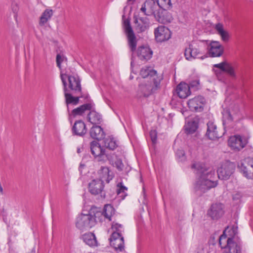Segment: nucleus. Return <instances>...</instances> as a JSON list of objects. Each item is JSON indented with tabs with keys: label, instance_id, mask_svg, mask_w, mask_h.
Segmentation results:
<instances>
[{
	"label": "nucleus",
	"instance_id": "4468645a",
	"mask_svg": "<svg viewBox=\"0 0 253 253\" xmlns=\"http://www.w3.org/2000/svg\"><path fill=\"white\" fill-rule=\"evenodd\" d=\"M224 206L220 203H216L211 205L208 211V215L212 220H218L224 214Z\"/></svg>",
	"mask_w": 253,
	"mask_h": 253
},
{
	"label": "nucleus",
	"instance_id": "2eb2a0df",
	"mask_svg": "<svg viewBox=\"0 0 253 253\" xmlns=\"http://www.w3.org/2000/svg\"><path fill=\"white\" fill-rule=\"evenodd\" d=\"M63 74L64 75V78L66 80V78H68L69 82V88L73 91V93L76 94H78V93H81L82 87L81 81L79 77L69 76L66 74Z\"/></svg>",
	"mask_w": 253,
	"mask_h": 253
},
{
	"label": "nucleus",
	"instance_id": "f704fd0d",
	"mask_svg": "<svg viewBox=\"0 0 253 253\" xmlns=\"http://www.w3.org/2000/svg\"><path fill=\"white\" fill-rule=\"evenodd\" d=\"M134 23L137 24L136 27V30L138 33H142L145 31L149 28V25L147 23L145 24H142L140 22H138V20L135 18L134 20Z\"/></svg>",
	"mask_w": 253,
	"mask_h": 253
},
{
	"label": "nucleus",
	"instance_id": "5fc2aeb1",
	"mask_svg": "<svg viewBox=\"0 0 253 253\" xmlns=\"http://www.w3.org/2000/svg\"><path fill=\"white\" fill-rule=\"evenodd\" d=\"M83 166H84V165H83ZM82 167V165H80V169Z\"/></svg>",
	"mask_w": 253,
	"mask_h": 253
},
{
	"label": "nucleus",
	"instance_id": "8fccbe9b",
	"mask_svg": "<svg viewBox=\"0 0 253 253\" xmlns=\"http://www.w3.org/2000/svg\"><path fill=\"white\" fill-rule=\"evenodd\" d=\"M18 6H17V5L16 4H13L12 6V10L13 11V12L15 13V15H14V17H16L17 16V11H18Z\"/></svg>",
	"mask_w": 253,
	"mask_h": 253
},
{
	"label": "nucleus",
	"instance_id": "cd10ccee",
	"mask_svg": "<svg viewBox=\"0 0 253 253\" xmlns=\"http://www.w3.org/2000/svg\"><path fill=\"white\" fill-rule=\"evenodd\" d=\"M115 209L112 206L109 204L105 205L102 210L104 220H111V217L115 214Z\"/></svg>",
	"mask_w": 253,
	"mask_h": 253
},
{
	"label": "nucleus",
	"instance_id": "5701e85b",
	"mask_svg": "<svg viewBox=\"0 0 253 253\" xmlns=\"http://www.w3.org/2000/svg\"><path fill=\"white\" fill-rule=\"evenodd\" d=\"M176 91L180 98H185L191 94L188 84L185 83H180L178 84L176 86Z\"/></svg>",
	"mask_w": 253,
	"mask_h": 253
},
{
	"label": "nucleus",
	"instance_id": "de8ad7c7",
	"mask_svg": "<svg viewBox=\"0 0 253 253\" xmlns=\"http://www.w3.org/2000/svg\"><path fill=\"white\" fill-rule=\"evenodd\" d=\"M79 93L81 95L80 96L75 97V105H76L79 104L80 98L84 97L85 98H87L88 97V95H87L86 96H84L82 94V93Z\"/></svg>",
	"mask_w": 253,
	"mask_h": 253
},
{
	"label": "nucleus",
	"instance_id": "603ef678",
	"mask_svg": "<svg viewBox=\"0 0 253 253\" xmlns=\"http://www.w3.org/2000/svg\"><path fill=\"white\" fill-rule=\"evenodd\" d=\"M179 153L180 154L182 155H184V153H183V151H179Z\"/></svg>",
	"mask_w": 253,
	"mask_h": 253
},
{
	"label": "nucleus",
	"instance_id": "6ab92c4d",
	"mask_svg": "<svg viewBox=\"0 0 253 253\" xmlns=\"http://www.w3.org/2000/svg\"><path fill=\"white\" fill-rule=\"evenodd\" d=\"M72 132L73 135L84 136L87 132L85 124L82 120L76 121L72 126Z\"/></svg>",
	"mask_w": 253,
	"mask_h": 253
},
{
	"label": "nucleus",
	"instance_id": "7ed1b4c3",
	"mask_svg": "<svg viewBox=\"0 0 253 253\" xmlns=\"http://www.w3.org/2000/svg\"><path fill=\"white\" fill-rule=\"evenodd\" d=\"M141 12L145 15L153 16L159 22H170L172 17L170 14L164 15L163 11H161L155 0H146L140 8Z\"/></svg>",
	"mask_w": 253,
	"mask_h": 253
},
{
	"label": "nucleus",
	"instance_id": "49530a36",
	"mask_svg": "<svg viewBox=\"0 0 253 253\" xmlns=\"http://www.w3.org/2000/svg\"><path fill=\"white\" fill-rule=\"evenodd\" d=\"M112 228L113 230H115L118 232H121L123 231V228L122 224H120L117 222H115L114 224H112Z\"/></svg>",
	"mask_w": 253,
	"mask_h": 253
},
{
	"label": "nucleus",
	"instance_id": "a19ab883",
	"mask_svg": "<svg viewBox=\"0 0 253 253\" xmlns=\"http://www.w3.org/2000/svg\"><path fill=\"white\" fill-rule=\"evenodd\" d=\"M243 197V194L240 192H236L232 195L233 201L236 203L238 204L242 202V198Z\"/></svg>",
	"mask_w": 253,
	"mask_h": 253
},
{
	"label": "nucleus",
	"instance_id": "6e6552de",
	"mask_svg": "<svg viewBox=\"0 0 253 253\" xmlns=\"http://www.w3.org/2000/svg\"><path fill=\"white\" fill-rule=\"evenodd\" d=\"M238 168L244 176L253 179V158L248 157L242 160L238 164Z\"/></svg>",
	"mask_w": 253,
	"mask_h": 253
},
{
	"label": "nucleus",
	"instance_id": "a18cd8bd",
	"mask_svg": "<svg viewBox=\"0 0 253 253\" xmlns=\"http://www.w3.org/2000/svg\"><path fill=\"white\" fill-rule=\"evenodd\" d=\"M200 84L199 81L196 80L191 81L188 84L189 86V89L190 88H194L195 89H197L198 88V86Z\"/></svg>",
	"mask_w": 253,
	"mask_h": 253
},
{
	"label": "nucleus",
	"instance_id": "79ce46f5",
	"mask_svg": "<svg viewBox=\"0 0 253 253\" xmlns=\"http://www.w3.org/2000/svg\"><path fill=\"white\" fill-rule=\"evenodd\" d=\"M121 237H123L122 236V233L121 232H118L117 231L113 230V232L112 233L110 238H109V241H111L119 239Z\"/></svg>",
	"mask_w": 253,
	"mask_h": 253
},
{
	"label": "nucleus",
	"instance_id": "dca6fc26",
	"mask_svg": "<svg viewBox=\"0 0 253 253\" xmlns=\"http://www.w3.org/2000/svg\"><path fill=\"white\" fill-rule=\"evenodd\" d=\"M202 55V53L200 50L193 46L192 44H189L188 47L185 48L184 50V56L186 60L191 61L193 59L200 58L203 59L207 57V56L204 55L201 57L199 55Z\"/></svg>",
	"mask_w": 253,
	"mask_h": 253
},
{
	"label": "nucleus",
	"instance_id": "c03bdc74",
	"mask_svg": "<svg viewBox=\"0 0 253 253\" xmlns=\"http://www.w3.org/2000/svg\"><path fill=\"white\" fill-rule=\"evenodd\" d=\"M223 118L224 119L230 122L232 121L233 120L230 112L228 110H226L224 111V113H223Z\"/></svg>",
	"mask_w": 253,
	"mask_h": 253
},
{
	"label": "nucleus",
	"instance_id": "0eeeda50",
	"mask_svg": "<svg viewBox=\"0 0 253 253\" xmlns=\"http://www.w3.org/2000/svg\"><path fill=\"white\" fill-rule=\"evenodd\" d=\"M237 238L227 239L219 244L221 248L224 249V253H241L242 250V242L241 240H237Z\"/></svg>",
	"mask_w": 253,
	"mask_h": 253
},
{
	"label": "nucleus",
	"instance_id": "6e6d98bb",
	"mask_svg": "<svg viewBox=\"0 0 253 253\" xmlns=\"http://www.w3.org/2000/svg\"><path fill=\"white\" fill-rule=\"evenodd\" d=\"M130 79H132V77H131V76H130Z\"/></svg>",
	"mask_w": 253,
	"mask_h": 253
},
{
	"label": "nucleus",
	"instance_id": "20e7f679",
	"mask_svg": "<svg viewBox=\"0 0 253 253\" xmlns=\"http://www.w3.org/2000/svg\"><path fill=\"white\" fill-rule=\"evenodd\" d=\"M140 75L144 78L149 79L150 83L146 85L148 91L145 93V95H148L154 93L160 86L162 77H159L157 71L152 69L150 67H145L140 70Z\"/></svg>",
	"mask_w": 253,
	"mask_h": 253
},
{
	"label": "nucleus",
	"instance_id": "f03ea898",
	"mask_svg": "<svg viewBox=\"0 0 253 253\" xmlns=\"http://www.w3.org/2000/svg\"><path fill=\"white\" fill-rule=\"evenodd\" d=\"M191 167L197 169L200 175L194 185L195 191H199L200 194L217 186V181L214 179L215 172L212 168H207L205 165L200 163L193 164Z\"/></svg>",
	"mask_w": 253,
	"mask_h": 253
},
{
	"label": "nucleus",
	"instance_id": "4d7b16f0",
	"mask_svg": "<svg viewBox=\"0 0 253 253\" xmlns=\"http://www.w3.org/2000/svg\"><path fill=\"white\" fill-rule=\"evenodd\" d=\"M223 124H224V121H223Z\"/></svg>",
	"mask_w": 253,
	"mask_h": 253
},
{
	"label": "nucleus",
	"instance_id": "393cba45",
	"mask_svg": "<svg viewBox=\"0 0 253 253\" xmlns=\"http://www.w3.org/2000/svg\"><path fill=\"white\" fill-rule=\"evenodd\" d=\"M92 108L91 103H85L73 109L71 112V115L75 117L78 116H83L85 111L90 110Z\"/></svg>",
	"mask_w": 253,
	"mask_h": 253
},
{
	"label": "nucleus",
	"instance_id": "72a5a7b5",
	"mask_svg": "<svg viewBox=\"0 0 253 253\" xmlns=\"http://www.w3.org/2000/svg\"><path fill=\"white\" fill-rule=\"evenodd\" d=\"M118 188L117 193L118 196L121 197L122 199H124L127 195L126 191L127 190V187L123 185L122 182H120L117 184Z\"/></svg>",
	"mask_w": 253,
	"mask_h": 253
},
{
	"label": "nucleus",
	"instance_id": "423d86ee",
	"mask_svg": "<svg viewBox=\"0 0 253 253\" xmlns=\"http://www.w3.org/2000/svg\"><path fill=\"white\" fill-rule=\"evenodd\" d=\"M86 213L82 212L77 218V221H103L102 209L95 206H92Z\"/></svg>",
	"mask_w": 253,
	"mask_h": 253
},
{
	"label": "nucleus",
	"instance_id": "ddd939ff",
	"mask_svg": "<svg viewBox=\"0 0 253 253\" xmlns=\"http://www.w3.org/2000/svg\"><path fill=\"white\" fill-rule=\"evenodd\" d=\"M156 41L162 42L169 40L171 38V33L169 29L165 26H159L154 30Z\"/></svg>",
	"mask_w": 253,
	"mask_h": 253
},
{
	"label": "nucleus",
	"instance_id": "4be33fe9",
	"mask_svg": "<svg viewBox=\"0 0 253 253\" xmlns=\"http://www.w3.org/2000/svg\"><path fill=\"white\" fill-rule=\"evenodd\" d=\"M64 75L61 72L60 78L63 85V90L65 98V102L68 108V110L69 111V104H73L75 105V97L73 96L71 93L68 92L67 83L64 78Z\"/></svg>",
	"mask_w": 253,
	"mask_h": 253
},
{
	"label": "nucleus",
	"instance_id": "b1692460",
	"mask_svg": "<svg viewBox=\"0 0 253 253\" xmlns=\"http://www.w3.org/2000/svg\"><path fill=\"white\" fill-rule=\"evenodd\" d=\"M98 173L99 177L98 179H101L103 181H105L107 183H109L114 177L113 173L107 167L102 166L98 170Z\"/></svg>",
	"mask_w": 253,
	"mask_h": 253
},
{
	"label": "nucleus",
	"instance_id": "473e14b6",
	"mask_svg": "<svg viewBox=\"0 0 253 253\" xmlns=\"http://www.w3.org/2000/svg\"><path fill=\"white\" fill-rule=\"evenodd\" d=\"M53 13L52 9H46L42 13L40 21V25H44L50 19Z\"/></svg>",
	"mask_w": 253,
	"mask_h": 253
},
{
	"label": "nucleus",
	"instance_id": "39448f33",
	"mask_svg": "<svg viewBox=\"0 0 253 253\" xmlns=\"http://www.w3.org/2000/svg\"><path fill=\"white\" fill-rule=\"evenodd\" d=\"M90 148L91 154L97 161L104 162L107 160L109 162L112 161V156L108 154L105 148L101 147L97 141L91 142Z\"/></svg>",
	"mask_w": 253,
	"mask_h": 253
},
{
	"label": "nucleus",
	"instance_id": "aec40b11",
	"mask_svg": "<svg viewBox=\"0 0 253 253\" xmlns=\"http://www.w3.org/2000/svg\"><path fill=\"white\" fill-rule=\"evenodd\" d=\"M89 134L90 137L97 141L104 139L105 136L103 129L100 126L96 125H93L90 128Z\"/></svg>",
	"mask_w": 253,
	"mask_h": 253
},
{
	"label": "nucleus",
	"instance_id": "9b49d317",
	"mask_svg": "<svg viewBox=\"0 0 253 253\" xmlns=\"http://www.w3.org/2000/svg\"><path fill=\"white\" fill-rule=\"evenodd\" d=\"M237 222H235L232 226H228L223 231V234L219 238V244L223 243L224 240H227V239H234L237 238V240H241L238 235V226Z\"/></svg>",
	"mask_w": 253,
	"mask_h": 253
},
{
	"label": "nucleus",
	"instance_id": "7c9ffc66",
	"mask_svg": "<svg viewBox=\"0 0 253 253\" xmlns=\"http://www.w3.org/2000/svg\"><path fill=\"white\" fill-rule=\"evenodd\" d=\"M110 245L118 252H123L124 251V237H121L119 239H117L110 242Z\"/></svg>",
	"mask_w": 253,
	"mask_h": 253
},
{
	"label": "nucleus",
	"instance_id": "09e8293b",
	"mask_svg": "<svg viewBox=\"0 0 253 253\" xmlns=\"http://www.w3.org/2000/svg\"><path fill=\"white\" fill-rule=\"evenodd\" d=\"M140 23L145 25V23H147L149 26V19L147 18L141 17L139 19Z\"/></svg>",
	"mask_w": 253,
	"mask_h": 253
},
{
	"label": "nucleus",
	"instance_id": "c756f323",
	"mask_svg": "<svg viewBox=\"0 0 253 253\" xmlns=\"http://www.w3.org/2000/svg\"><path fill=\"white\" fill-rule=\"evenodd\" d=\"M104 146L110 150H114L118 146V141L113 137L109 136L103 140Z\"/></svg>",
	"mask_w": 253,
	"mask_h": 253
},
{
	"label": "nucleus",
	"instance_id": "864d4df0",
	"mask_svg": "<svg viewBox=\"0 0 253 253\" xmlns=\"http://www.w3.org/2000/svg\"><path fill=\"white\" fill-rule=\"evenodd\" d=\"M12 251V249L11 250L10 249H9V253H11Z\"/></svg>",
	"mask_w": 253,
	"mask_h": 253
},
{
	"label": "nucleus",
	"instance_id": "2f4dec72",
	"mask_svg": "<svg viewBox=\"0 0 253 253\" xmlns=\"http://www.w3.org/2000/svg\"><path fill=\"white\" fill-rule=\"evenodd\" d=\"M198 127V123L195 121L188 122L184 126L185 132L187 134L195 132Z\"/></svg>",
	"mask_w": 253,
	"mask_h": 253
},
{
	"label": "nucleus",
	"instance_id": "f3484780",
	"mask_svg": "<svg viewBox=\"0 0 253 253\" xmlns=\"http://www.w3.org/2000/svg\"><path fill=\"white\" fill-rule=\"evenodd\" d=\"M224 47L219 42L212 41L209 46L208 53L210 57H220L223 53Z\"/></svg>",
	"mask_w": 253,
	"mask_h": 253
},
{
	"label": "nucleus",
	"instance_id": "f257e3e1",
	"mask_svg": "<svg viewBox=\"0 0 253 253\" xmlns=\"http://www.w3.org/2000/svg\"><path fill=\"white\" fill-rule=\"evenodd\" d=\"M123 26L127 46L132 53V56L136 53L138 59L144 62L150 59L152 56L153 51L148 46L142 45L136 48L138 40L131 27L129 19H127L124 21Z\"/></svg>",
	"mask_w": 253,
	"mask_h": 253
},
{
	"label": "nucleus",
	"instance_id": "58836bf2",
	"mask_svg": "<svg viewBox=\"0 0 253 253\" xmlns=\"http://www.w3.org/2000/svg\"><path fill=\"white\" fill-rule=\"evenodd\" d=\"M89 222H76V227L82 231L86 230L90 228Z\"/></svg>",
	"mask_w": 253,
	"mask_h": 253
},
{
	"label": "nucleus",
	"instance_id": "4c0bfd02",
	"mask_svg": "<svg viewBox=\"0 0 253 253\" xmlns=\"http://www.w3.org/2000/svg\"><path fill=\"white\" fill-rule=\"evenodd\" d=\"M64 60H66V58L63 54L59 53L57 54L56 57V64L57 66L60 69H61V63L64 61Z\"/></svg>",
	"mask_w": 253,
	"mask_h": 253
},
{
	"label": "nucleus",
	"instance_id": "c9c22d12",
	"mask_svg": "<svg viewBox=\"0 0 253 253\" xmlns=\"http://www.w3.org/2000/svg\"><path fill=\"white\" fill-rule=\"evenodd\" d=\"M112 161L110 162L112 165L116 167L119 171H122L123 170L124 165L122 162V160L120 158H116V160L114 161L113 157L112 156Z\"/></svg>",
	"mask_w": 253,
	"mask_h": 253
},
{
	"label": "nucleus",
	"instance_id": "bb28decb",
	"mask_svg": "<svg viewBox=\"0 0 253 253\" xmlns=\"http://www.w3.org/2000/svg\"><path fill=\"white\" fill-rule=\"evenodd\" d=\"M215 30L217 34L221 37L222 40L224 42H227L229 40V34L228 32L224 30L223 25L220 23H218L214 26Z\"/></svg>",
	"mask_w": 253,
	"mask_h": 253
},
{
	"label": "nucleus",
	"instance_id": "ea45409f",
	"mask_svg": "<svg viewBox=\"0 0 253 253\" xmlns=\"http://www.w3.org/2000/svg\"><path fill=\"white\" fill-rule=\"evenodd\" d=\"M228 63V62L226 61L222 62L219 64H214L213 65L214 67L219 68L220 71H215V73L217 76H218V74L219 73H220V72H224V70H225V67L226 66V64Z\"/></svg>",
	"mask_w": 253,
	"mask_h": 253
},
{
	"label": "nucleus",
	"instance_id": "a211bd4d",
	"mask_svg": "<svg viewBox=\"0 0 253 253\" xmlns=\"http://www.w3.org/2000/svg\"><path fill=\"white\" fill-rule=\"evenodd\" d=\"M228 145L236 151H240L246 145V141H243L240 135H234L229 137L228 141Z\"/></svg>",
	"mask_w": 253,
	"mask_h": 253
},
{
	"label": "nucleus",
	"instance_id": "a878e982",
	"mask_svg": "<svg viewBox=\"0 0 253 253\" xmlns=\"http://www.w3.org/2000/svg\"><path fill=\"white\" fill-rule=\"evenodd\" d=\"M89 111L87 115L88 121L93 125L100 124L102 121L101 115L92 109Z\"/></svg>",
	"mask_w": 253,
	"mask_h": 253
},
{
	"label": "nucleus",
	"instance_id": "412c9836",
	"mask_svg": "<svg viewBox=\"0 0 253 253\" xmlns=\"http://www.w3.org/2000/svg\"><path fill=\"white\" fill-rule=\"evenodd\" d=\"M207 130L206 135L211 140H215L221 137L218 133L216 126L212 121H209L207 124Z\"/></svg>",
	"mask_w": 253,
	"mask_h": 253
},
{
	"label": "nucleus",
	"instance_id": "3c124183",
	"mask_svg": "<svg viewBox=\"0 0 253 253\" xmlns=\"http://www.w3.org/2000/svg\"><path fill=\"white\" fill-rule=\"evenodd\" d=\"M29 253H36V249L35 248H33L32 251Z\"/></svg>",
	"mask_w": 253,
	"mask_h": 253
},
{
	"label": "nucleus",
	"instance_id": "37998d69",
	"mask_svg": "<svg viewBox=\"0 0 253 253\" xmlns=\"http://www.w3.org/2000/svg\"><path fill=\"white\" fill-rule=\"evenodd\" d=\"M150 136L151 139L153 144H155L157 142V132L156 130H151L150 131Z\"/></svg>",
	"mask_w": 253,
	"mask_h": 253
},
{
	"label": "nucleus",
	"instance_id": "1a4fd4ad",
	"mask_svg": "<svg viewBox=\"0 0 253 253\" xmlns=\"http://www.w3.org/2000/svg\"><path fill=\"white\" fill-rule=\"evenodd\" d=\"M235 169L234 163L229 162L222 164L217 170V174L219 179L227 180L233 173Z\"/></svg>",
	"mask_w": 253,
	"mask_h": 253
},
{
	"label": "nucleus",
	"instance_id": "9d476101",
	"mask_svg": "<svg viewBox=\"0 0 253 253\" xmlns=\"http://www.w3.org/2000/svg\"><path fill=\"white\" fill-rule=\"evenodd\" d=\"M104 188V181L101 179H93L88 183V191L93 195L100 194L102 198H105V193L103 192Z\"/></svg>",
	"mask_w": 253,
	"mask_h": 253
},
{
	"label": "nucleus",
	"instance_id": "c85d7f7f",
	"mask_svg": "<svg viewBox=\"0 0 253 253\" xmlns=\"http://www.w3.org/2000/svg\"><path fill=\"white\" fill-rule=\"evenodd\" d=\"M84 242L90 247L97 246V241L94 233H88L84 234L83 236Z\"/></svg>",
	"mask_w": 253,
	"mask_h": 253
},
{
	"label": "nucleus",
	"instance_id": "e433bc0d",
	"mask_svg": "<svg viewBox=\"0 0 253 253\" xmlns=\"http://www.w3.org/2000/svg\"><path fill=\"white\" fill-rule=\"evenodd\" d=\"M223 72L227 73L232 78H235L236 74L234 71V68L230 63H228L225 67V70Z\"/></svg>",
	"mask_w": 253,
	"mask_h": 253
},
{
	"label": "nucleus",
	"instance_id": "f8f14e48",
	"mask_svg": "<svg viewBox=\"0 0 253 253\" xmlns=\"http://www.w3.org/2000/svg\"><path fill=\"white\" fill-rule=\"evenodd\" d=\"M206 103L205 98L198 95L194 98L189 99L187 102L189 109L192 111L201 112L204 110V106Z\"/></svg>",
	"mask_w": 253,
	"mask_h": 253
}]
</instances>
